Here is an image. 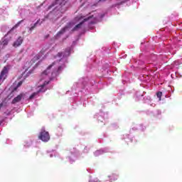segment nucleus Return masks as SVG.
Listing matches in <instances>:
<instances>
[{"instance_id": "obj_1", "label": "nucleus", "mask_w": 182, "mask_h": 182, "mask_svg": "<svg viewBox=\"0 0 182 182\" xmlns=\"http://www.w3.org/2000/svg\"><path fill=\"white\" fill-rule=\"evenodd\" d=\"M38 139L42 141H49V140H50V136L49 135V132L42 129L38 135Z\"/></svg>"}, {"instance_id": "obj_2", "label": "nucleus", "mask_w": 182, "mask_h": 182, "mask_svg": "<svg viewBox=\"0 0 182 182\" xmlns=\"http://www.w3.org/2000/svg\"><path fill=\"white\" fill-rule=\"evenodd\" d=\"M11 65H7L4 66L2 70L1 71L0 77L4 79V80L5 79H6V77H8V73H9V70H11Z\"/></svg>"}, {"instance_id": "obj_3", "label": "nucleus", "mask_w": 182, "mask_h": 182, "mask_svg": "<svg viewBox=\"0 0 182 182\" xmlns=\"http://www.w3.org/2000/svg\"><path fill=\"white\" fill-rule=\"evenodd\" d=\"M56 65V62H53L52 64L49 65L46 70H44L42 73H41V77H45L46 76H47L49 73H50V70L53 69V68H55V66Z\"/></svg>"}, {"instance_id": "obj_4", "label": "nucleus", "mask_w": 182, "mask_h": 182, "mask_svg": "<svg viewBox=\"0 0 182 182\" xmlns=\"http://www.w3.org/2000/svg\"><path fill=\"white\" fill-rule=\"evenodd\" d=\"M68 0H55L51 5L48 6V9H52L55 5H60V6H63Z\"/></svg>"}, {"instance_id": "obj_5", "label": "nucleus", "mask_w": 182, "mask_h": 182, "mask_svg": "<svg viewBox=\"0 0 182 182\" xmlns=\"http://www.w3.org/2000/svg\"><path fill=\"white\" fill-rule=\"evenodd\" d=\"M91 18H92V16H90L88 18H84V20L82 22H80V23L77 24L73 28V31H78L79 29H80V28H82V26L83 25V23H85V22H87V21H89Z\"/></svg>"}, {"instance_id": "obj_6", "label": "nucleus", "mask_w": 182, "mask_h": 182, "mask_svg": "<svg viewBox=\"0 0 182 182\" xmlns=\"http://www.w3.org/2000/svg\"><path fill=\"white\" fill-rule=\"evenodd\" d=\"M47 85H49V81H45L43 85H40L38 87L40 89L37 91V93H45V92L48 90V89L45 87Z\"/></svg>"}, {"instance_id": "obj_7", "label": "nucleus", "mask_w": 182, "mask_h": 182, "mask_svg": "<svg viewBox=\"0 0 182 182\" xmlns=\"http://www.w3.org/2000/svg\"><path fill=\"white\" fill-rule=\"evenodd\" d=\"M23 42V38L19 36L16 41H14L13 46L14 48H18L22 45V43Z\"/></svg>"}, {"instance_id": "obj_8", "label": "nucleus", "mask_w": 182, "mask_h": 182, "mask_svg": "<svg viewBox=\"0 0 182 182\" xmlns=\"http://www.w3.org/2000/svg\"><path fill=\"white\" fill-rule=\"evenodd\" d=\"M62 70H63V65H60L57 70H54L52 73L51 75L52 76H58L60 72H62Z\"/></svg>"}, {"instance_id": "obj_9", "label": "nucleus", "mask_w": 182, "mask_h": 182, "mask_svg": "<svg viewBox=\"0 0 182 182\" xmlns=\"http://www.w3.org/2000/svg\"><path fill=\"white\" fill-rule=\"evenodd\" d=\"M22 97H23V94L21 93V94L18 95L17 97L14 98V100H12V102H11L12 105H15L16 103L21 102V100H22Z\"/></svg>"}, {"instance_id": "obj_10", "label": "nucleus", "mask_w": 182, "mask_h": 182, "mask_svg": "<svg viewBox=\"0 0 182 182\" xmlns=\"http://www.w3.org/2000/svg\"><path fill=\"white\" fill-rule=\"evenodd\" d=\"M23 82L20 81V82L17 84L16 87H15L14 88V90H13L12 92H11V93L9 95V97H14V95H13L14 92H16V90H18V87H21V86H22V84H23Z\"/></svg>"}, {"instance_id": "obj_11", "label": "nucleus", "mask_w": 182, "mask_h": 182, "mask_svg": "<svg viewBox=\"0 0 182 182\" xmlns=\"http://www.w3.org/2000/svg\"><path fill=\"white\" fill-rule=\"evenodd\" d=\"M23 22V20H21L20 21H18L8 33L7 35H9V33H11V32H12V31H14V29H16V28H18V26H19V25H21V23Z\"/></svg>"}, {"instance_id": "obj_12", "label": "nucleus", "mask_w": 182, "mask_h": 182, "mask_svg": "<svg viewBox=\"0 0 182 182\" xmlns=\"http://www.w3.org/2000/svg\"><path fill=\"white\" fill-rule=\"evenodd\" d=\"M66 29H68V26L63 28L58 33L57 36H60V35H63L66 32Z\"/></svg>"}, {"instance_id": "obj_13", "label": "nucleus", "mask_w": 182, "mask_h": 182, "mask_svg": "<svg viewBox=\"0 0 182 182\" xmlns=\"http://www.w3.org/2000/svg\"><path fill=\"white\" fill-rule=\"evenodd\" d=\"M9 43V41L6 38H3L1 41V45L3 46H6Z\"/></svg>"}, {"instance_id": "obj_14", "label": "nucleus", "mask_w": 182, "mask_h": 182, "mask_svg": "<svg viewBox=\"0 0 182 182\" xmlns=\"http://www.w3.org/2000/svg\"><path fill=\"white\" fill-rule=\"evenodd\" d=\"M40 21H41V19H38L33 26H31V27L29 28V31H33V29H35V28H36V25H38V23H39Z\"/></svg>"}, {"instance_id": "obj_15", "label": "nucleus", "mask_w": 182, "mask_h": 182, "mask_svg": "<svg viewBox=\"0 0 182 182\" xmlns=\"http://www.w3.org/2000/svg\"><path fill=\"white\" fill-rule=\"evenodd\" d=\"M117 178H119V176H118L117 175L113 174V175L112 176L111 180H112V181H116V180H117Z\"/></svg>"}, {"instance_id": "obj_16", "label": "nucleus", "mask_w": 182, "mask_h": 182, "mask_svg": "<svg viewBox=\"0 0 182 182\" xmlns=\"http://www.w3.org/2000/svg\"><path fill=\"white\" fill-rule=\"evenodd\" d=\"M156 96L159 99V100H161V96H163V92H158L156 93Z\"/></svg>"}, {"instance_id": "obj_17", "label": "nucleus", "mask_w": 182, "mask_h": 182, "mask_svg": "<svg viewBox=\"0 0 182 182\" xmlns=\"http://www.w3.org/2000/svg\"><path fill=\"white\" fill-rule=\"evenodd\" d=\"M38 95V92H33L32 95H30L29 99H30V100H32V99H33V97H35V96H36V95Z\"/></svg>"}, {"instance_id": "obj_18", "label": "nucleus", "mask_w": 182, "mask_h": 182, "mask_svg": "<svg viewBox=\"0 0 182 182\" xmlns=\"http://www.w3.org/2000/svg\"><path fill=\"white\" fill-rule=\"evenodd\" d=\"M65 53H68V55H70V48L65 49Z\"/></svg>"}, {"instance_id": "obj_19", "label": "nucleus", "mask_w": 182, "mask_h": 182, "mask_svg": "<svg viewBox=\"0 0 182 182\" xmlns=\"http://www.w3.org/2000/svg\"><path fill=\"white\" fill-rule=\"evenodd\" d=\"M57 56H58V58H62V56H63V53L62 52L58 53L57 54Z\"/></svg>"}, {"instance_id": "obj_20", "label": "nucleus", "mask_w": 182, "mask_h": 182, "mask_svg": "<svg viewBox=\"0 0 182 182\" xmlns=\"http://www.w3.org/2000/svg\"><path fill=\"white\" fill-rule=\"evenodd\" d=\"M4 80H5V79H4L3 77H0V86H1V85H2V83H4Z\"/></svg>"}, {"instance_id": "obj_21", "label": "nucleus", "mask_w": 182, "mask_h": 182, "mask_svg": "<svg viewBox=\"0 0 182 182\" xmlns=\"http://www.w3.org/2000/svg\"><path fill=\"white\" fill-rule=\"evenodd\" d=\"M3 106H4V102H1V103L0 104V107H3Z\"/></svg>"}]
</instances>
